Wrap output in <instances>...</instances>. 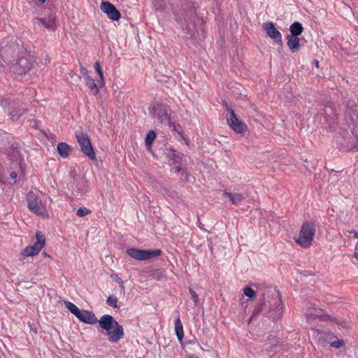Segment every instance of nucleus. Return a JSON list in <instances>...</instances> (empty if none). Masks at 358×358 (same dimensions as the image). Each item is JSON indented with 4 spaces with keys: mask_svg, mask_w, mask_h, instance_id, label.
Segmentation results:
<instances>
[{
    "mask_svg": "<svg viewBox=\"0 0 358 358\" xmlns=\"http://www.w3.org/2000/svg\"><path fill=\"white\" fill-rule=\"evenodd\" d=\"M64 305L80 322L88 324L99 323L101 332H106L110 342L117 343L123 338L124 334L123 327L112 315H104L98 320L92 311L80 310L71 301H64Z\"/></svg>",
    "mask_w": 358,
    "mask_h": 358,
    "instance_id": "nucleus-1",
    "label": "nucleus"
},
{
    "mask_svg": "<svg viewBox=\"0 0 358 358\" xmlns=\"http://www.w3.org/2000/svg\"><path fill=\"white\" fill-rule=\"evenodd\" d=\"M45 195L41 191H29L26 196L28 209L36 215L48 218L45 202L43 201Z\"/></svg>",
    "mask_w": 358,
    "mask_h": 358,
    "instance_id": "nucleus-2",
    "label": "nucleus"
},
{
    "mask_svg": "<svg viewBox=\"0 0 358 358\" xmlns=\"http://www.w3.org/2000/svg\"><path fill=\"white\" fill-rule=\"evenodd\" d=\"M315 234V225L313 222H304L301 228L296 243L303 248H309Z\"/></svg>",
    "mask_w": 358,
    "mask_h": 358,
    "instance_id": "nucleus-3",
    "label": "nucleus"
},
{
    "mask_svg": "<svg viewBox=\"0 0 358 358\" xmlns=\"http://www.w3.org/2000/svg\"><path fill=\"white\" fill-rule=\"evenodd\" d=\"M34 66V57L29 53L20 57L11 66L13 73L22 76L28 73Z\"/></svg>",
    "mask_w": 358,
    "mask_h": 358,
    "instance_id": "nucleus-4",
    "label": "nucleus"
},
{
    "mask_svg": "<svg viewBox=\"0 0 358 358\" xmlns=\"http://www.w3.org/2000/svg\"><path fill=\"white\" fill-rule=\"evenodd\" d=\"M228 113L226 116L227 123L230 128L236 134H243L248 130L247 124L240 120L234 113V110L226 104Z\"/></svg>",
    "mask_w": 358,
    "mask_h": 358,
    "instance_id": "nucleus-5",
    "label": "nucleus"
},
{
    "mask_svg": "<svg viewBox=\"0 0 358 358\" xmlns=\"http://www.w3.org/2000/svg\"><path fill=\"white\" fill-rule=\"evenodd\" d=\"M127 253L131 257L137 260H148L159 257L162 251L159 249L155 250H140L135 248L127 249Z\"/></svg>",
    "mask_w": 358,
    "mask_h": 358,
    "instance_id": "nucleus-6",
    "label": "nucleus"
},
{
    "mask_svg": "<svg viewBox=\"0 0 358 358\" xmlns=\"http://www.w3.org/2000/svg\"><path fill=\"white\" fill-rule=\"evenodd\" d=\"M76 137L80 147L81 151L91 160H94L95 152L87 134L83 131H76Z\"/></svg>",
    "mask_w": 358,
    "mask_h": 358,
    "instance_id": "nucleus-7",
    "label": "nucleus"
},
{
    "mask_svg": "<svg viewBox=\"0 0 358 358\" xmlns=\"http://www.w3.org/2000/svg\"><path fill=\"white\" fill-rule=\"evenodd\" d=\"M36 243L32 245L27 246L21 252L24 257H33L39 253L45 243V238L44 235L38 231L36 234Z\"/></svg>",
    "mask_w": 358,
    "mask_h": 358,
    "instance_id": "nucleus-8",
    "label": "nucleus"
},
{
    "mask_svg": "<svg viewBox=\"0 0 358 358\" xmlns=\"http://www.w3.org/2000/svg\"><path fill=\"white\" fill-rule=\"evenodd\" d=\"M100 8L113 21H117L120 18V13L113 3L108 1L102 2Z\"/></svg>",
    "mask_w": 358,
    "mask_h": 358,
    "instance_id": "nucleus-9",
    "label": "nucleus"
},
{
    "mask_svg": "<svg viewBox=\"0 0 358 358\" xmlns=\"http://www.w3.org/2000/svg\"><path fill=\"white\" fill-rule=\"evenodd\" d=\"M264 28L267 35L273 39L276 43L282 45V34L275 28V24L272 22L264 24Z\"/></svg>",
    "mask_w": 358,
    "mask_h": 358,
    "instance_id": "nucleus-10",
    "label": "nucleus"
},
{
    "mask_svg": "<svg viewBox=\"0 0 358 358\" xmlns=\"http://www.w3.org/2000/svg\"><path fill=\"white\" fill-rule=\"evenodd\" d=\"M26 111L27 110L22 105L13 102V104L10 106L9 109L8 114L13 121H17L26 113Z\"/></svg>",
    "mask_w": 358,
    "mask_h": 358,
    "instance_id": "nucleus-11",
    "label": "nucleus"
},
{
    "mask_svg": "<svg viewBox=\"0 0 358 358\" xmlns=\"http://www.w3.org/2000/svg\"><path fill=\"white\" fill-rule=\"evenodd\" d=\"M283 312V305L280 299H275L269 310V316L273 320H278Z\"/></svg>",
    "mask_w": 358,
    "mask_h": 358,
    "instance_id": "nucleus-12",
    "label": "nucleus"
},
{
    "mask_svg": "<svg viewBox=\"0 0 358 358\" xmlns=\"http://www.w3.org/2000/svg\"><path fill=\"white\" fill-rule=\"evenodd\" d=\"M150 112L154 116L157 117L159 122H162L168 120V113L166 108L161 105L154 106L150 109Z\"/></svg>",
    "mask_w": 358,
    "mask_h": 358,
    "instance_id": "nucleus-13",
    "label": "nucleus"
},
{
    "mask_svg": "<svg viewBox=\"0 0 358 358\" xmlns=\"http://www.w3.org/2000/svg\"><path fill=\"white\" fill-rule=\"evenodd\" d=\"M223 196L229 199L230 203L233 205H238L241 203L245 197L242 194L240 193H231L224 190L223 192Z\"/></svg>",
    "mask_w": 358,
    "mask_h": 358,
    "instance_id": "nucleus-14",
    "label": "nucleus"
},
{
    "mask_svg": "<svg viewBox=\"0 0 358 358\" xmlns=\"http://www.w3.org/2000/svg\"><path fill=\"white\" fill-rule=\"evenodd\" d=\"M287 46L292 52H296L300 49V40L298 36H287Z\"/></svg>",
    "mask_w": 358,
    "mask_h": 358,
    "instance_id": "nucleus-15",
    "label": "nucleus"
},
{
    "mask_svg": "<svg viewBox=\"0 0 358 358\" xmlns=\"http://www.w3.org/2000/svg\"><path fill=\"white\" fill-rule=\"evenodd\" d=\"M57 150L62 157L66 158L69 157L71 148L67 143L62 142L58 143Z\"/></svg>",
    "mask_w": 358,
    "mask_h": 358,
    "instance_id": "nucleus-16",
    "label": "nucleus"
},
{
    "mask_svg": "<svg viewBox=\"0 0 358 358\" xmlns=\"http://www.w3.org/2000/svg\"><path fill=\"white\" fill-rule=\"evenodd\" d=\"M38 20L44 25L47 29L55 30L57 28L56 20L53 16H49L48 18L38 19Z\"/></svg>",
    "mask_w": 358,
    "mask_h": 358,
    "instance_id": "nucleus-17",
    "label": "nucleus"
},
{
    "mask_svg": "<svg viewBox=\"0 0 358 358\" xmlns=\"http://www.w3.org/2000/svg\"><path fill=\"white\" fill-rule=\"evenodd\" d=\"M85 81L86 85L90 89L92 93L94 95H96L99 93V90L94 80L89 75H86V76L85 77Z\"/></svg>",
    "mask_w": 358,
    "mask_h": 358,
    "instance_id": "nucleus-18",
    "label": "nucleus"
},
{
    "mask_svg": "<svg viewBox=\"0 0 358 358\" xmlns=\"http://www.w3.org/2000/svg\"><path fill=\"white\" fill-rule=\"evenodd\" d=\"M290 36H299L303 31L302 24L299 22H294L289 27Z\"/></svg>",
    "mask_w": 358,
    "mask_h": 358,
    "instance_id": "nucleus-19",
    "label": "nucleus"
},
{
    "mask_svg": "<svg viewBox=\"0 0 358 358\" xmlns=\"http://www.w3.org/2000/svg\"><path fill=\"white\" fill-rule=\"evenodd\" d=\"M175 331L178 341L181 342L183 338L184 334L183 327L179 317H177L175 320Z\"/></svg>",
    "mask_w": 358,
    "mask_h": 358,
    "instance_id": "nucleus-20",
    "label": "nucleus"
},
{
    "mask_svg": "<svg viewBox=\"0 0 358 358\" xmlns=\"http://www.w3.org/2000/svg\"><path fill=\"white\" fill-rule=\"evenodd\" d=\"M156 138V134L153 130H150L146 135L145 139V144L148 150L151 149L152 142Z\"/></svg>",
    "mask_w": 358,
    "mask_h": 358,
    "instance_id": "nucleus-21",
    "label": "nucleus"
},
{
    "mask_svg": "<svg viewBox=\"0 0 358 358\" xmlns=\"http://www.w3.org/2000/svg\"><path fill=\"white\" fill-rule=\"evenodd\" d=\"M94 69L99 75V79L97 80V83L99 85L103 86L104 85L103 73L102 72L101 64H100L99 62L97 61L95 62Z\"/></svg>",
    "mask_w": 358,
    "mask_h": 358,
    "instance_id": "nucleus-22",
    "label": "nucleus"
},
{
    "mask_svg": "<svg viewBox=\"0 0 358 358\" xmlns=\"http://www.w3.org/2000/svg\"><path fill=\"white\" fill-rule=\"evenodd\" d=\"M106 303L115 308L117 307V299L115 296H113V295H110L109 296L107 299H106Z\"/></svg>",
    "mask_w": 358,
    "mask_h": 358,
    "instance_id": "nucleus-23",
    "label": "nucleus"
},
{
    "mask_svg": "<svg viewBox=\"0 0 358 358\" xmlns=\"http://www.w3.org/2000/svg\"><path fill=\"white\" fill-rule=\"evenodd\" d=\"M90 213L91 211L89 209L85 207H82L78 209L76 214L78 217H82L90 214Z\"/></svg>",
    "mask_w": 358,
    "mask_h": 358,
    "instance_id": "nucleus-24",
    "label": "nucleus"
},
{
    "mask_svg": "<svg viewBox=\"0 0 358 358\" xmlns=\"http://www.w3.org/2000/svg\"><path fill=\"white\" fill-rule=\"evenodd\" d=\"M172 157L173 160L175 163L179 164L181 162L182 158L183 157V155L180 153H176V150H172Z\"/></svg>",
    "mask_w": 358,
    "mask_h": 358,
    "instance_id": "nucleus-25",
    "label": "nucleus"
},
{
    "mask_svg": "<svg viewBox=\"0 0 358 358\" xmlns=\"http://www.w3.org/2000/svg\"><path fill=\"white\" fill-rule=\"evenodd\" d=\"M243 294L249 298H253L255 296V292L250 287L245 288Z\"/></svg>",
    "mask_w": 358,
    "mask_h": 358,
    "instance_id": "nucleus-26",
    "label": "nucleus"
},
{
    "mask_svg": "<svg viewBox=\"0 0 358 358\" xmlns=\"http://www.w3.org/2000/svg\"><path fill=\"white\" fill-rule=\"evenodd\" d=\"M189 292L192 299H193V301L194 302V304L197 305L198 301H199L198 295L192 288L189 289Z\"/></svg>",
    "mask_w": 358,
    "mask_h": 358,
    "instance_id": "nucleus-27",
    "label": "nucleus"
},
{
    "mask_svg": "<svg viewBox=\"0 0 358 358\" xmlns=\"http://www.w3.org/2000/svg\"><path fill=\"white\" fill-rule=\"evenodd\" d=\"M344 342L342 340H336L331 343V346L335 348H339L343 345Z\"/></svg>",
    "mask_w": 358,
    "mask_h": 358,
    "instance_id": "nucleus-28",
    "label": "nucleus"
},
{
    "mask_svg": "<svg viewBox=\"0 0 358 358\" xmlns=\"http://www.w3.org/2000/svg\"><path fill=\"white\" fill-rule=\"evenodd\" d=\"M176 20L180 24V26L181 27L185 29H188V24H183V22L182 20V19L180 17H179L178 16H176Z\"/></svg>",
    "mask_w": 358,
    "mask_h": 358,
    "instance_id": "nucleus-29",
    "label": "nucleus"
},
{
    "mask_svg": "<svg viewBox=\"0 0 358 358\" xmlns=\"http://www.w3.org/2000/svg\"><path fill=\"white\" fill-rule=\"evenodd\" d=\"M80 73L83 75L84 78L86 76V75H88L87 70L83 67L80 69Z\"/></svg>",
    "mask_w": 358,
    "mask_h": 358,
    "instance_id": "nucleus-30",
    "label": "nucleus"
},
{
    "mask_svg": "<svg viewBox=\"0 0 358 358\" xmlns=\"http://www.w3.org/2000/svg\"><path fill=\"white\" fill-rule=\"evenodd\" d=\"M17 176V174L15 172V171H12L10 173V177L13 179H16Z\"/></svg>",
    "mask_w": 358,
    "mask_h": 358,
    "instance_id": "nucleus-31",
    "label": "nucleus"
},
{
    "mask_svg": "<svg viewBox=\"0 0 358 358\" xmlns=\"http://www.w3.org/2000/svg\"><path fill=\"white\" fill-rule=\"evenodd\" d=\"M8 103V101L7 100H1V105L3 106V107H6V105Z\"/></svg>",
    "mask_w": 358,
    "mask_h": 358,
    "instance_id": "nucleus-32",
    "label": "nucleus"
},
{
    "mask_svg": "<svg viewBox=\"0 0 358 358\" xmlns=\"http://www.w3.org/2000/svg\"><path fill=\"white\" fill-rule=\"evenodd\" d=\"M119 285H120V287L122 290H124V285H123V281L121 279H119Z\"/></svg>",
    "mask_w": 358,
    "mask_h": 358,
    "instance_id": "nucleus-33",
    "label": "nucleus"
},
{
    "mask_svg": "<svg viewBox=\"0 0 358 358\" xmlns=\"http://www.w3.org/2000/svg\"><path fill=\"white\" fill-rule=\"evenodd\" d=\"M174 170H175V172H176V173H179L180 171H182L180 166H179L174 167Z\"/></svg>",
    "mask_w": 358,
    "mask_h": 358,
    "instance_id": "nucleus-34",
    "label": "nucleus"
},
{
    "mask_svg": "<svg viewBox=\"0 0 358 358\" xmlns=\"http://www.w3.org/2000/svg\"><path fill=\"white\" fill-rule=\"evenodd\" d=\"M351 233L354 234V236L356 238H358V232H357L356 231H351Z\"/></svg>",
    "mask_w": 358,
    "mask_h": 358,
    "instance_id": "nucleus-35",
    "label": "nucleus"
},
{
    "mask_svg": "<svg viewBox=\"0 0 358 358\" xmlns=\"http://www.w3.org/2000/svg\"><path fill=\"white\" fill-rule=\"evenodd\" d=\"M315 66L318 68L319 67V61L318 60H314L313 62Z\"/></svg>",
    "mask_w": 358,
    "mask_h": 358,
    "instance_id": "nucleus-36",
    "label": "nucleus"
},
{
    "mask_svg": "<svg viewBox=\"0 0 358 358\" xmlns=\"http://www.w3.org/2000/svg\"><path fill=\"white\" fill-rule=\"evenodd\" d=\"M78 191L80 192L81 194H83V193H85L87 191V189H78Z\"/></svg>",
    "mask_w": 358,
    "mask_h": 358,
    "instance_id": "nucleus-37",
    "label": "nucleus"
},
{
    "mask_svg": "<svg viewBox=\"0 0 358 358\" xmlns=\"http://www.w3.org/2000/svg\"><path fill=\"white\" fill-rule=\"evenodd\" d=\"M354 257L358 261V252H355Z\"/></svg>",
    "mask_w": 358,
    "mask_h": 358,
    "instance_id": "nucleus-38",
    "label": "nucleus"
},
{
    "mask_svg": "<svg viewBox=\"0 0 358 358\" xmlns=\"http://www.w3.org/2000/svg\"><path fill=\"white\" fill-rule=\"evenodd\" d=\"M187 343L189 344H193V343H195V341L194 340L189 341Z\"/></svg>",
    "mask_w": 358,
    "mask_h": 358,
    "instance_id": "nucleus-39",
    "label": "nucleus"
},
{
    "mask_svg": "<svg viewBox=\"0 0 358 358\" xmlns=\"http://www.w3.org/2000/svg\"><path fill=\"white\" fill-rule=\"evenodd\" d=\"M38 1L42 3H44L46 1V0H38Z\"/></svg>",
    "mask_w": 358,
    "mask_h": 358,
    "instance_id": "nucleus-40",
    "label": "nucleus"
},
{
    "mask_svg": "<svg viewBox=\"0 0 358 358\" xmlns=\"http://www.w3.org/2000/svg\"><path fill=\"white\" fill-rule=\"evenodd\" d=\"M183 20H184V21H185V22H187V18H186L185 17H184V19H183Z\"/></svg>",
    "mask_w": 358,
    "mask_h": 358,
    "instance_id": "nucleus-41",
    "label": "nucleus"
}]
</instances>
